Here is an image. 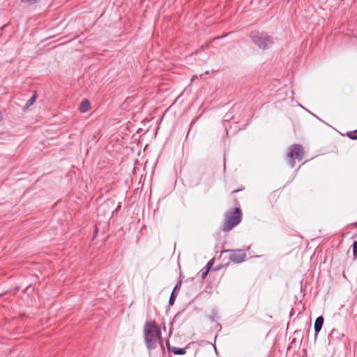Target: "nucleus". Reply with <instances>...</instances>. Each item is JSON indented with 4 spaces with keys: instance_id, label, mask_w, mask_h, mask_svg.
Returning a JSON list of instances; mask_svg holds the SVG:
<instances>
[{
    "instance_id": "nucleus-4",
    "label": "nucleus",
    "mask_w": 357,
    "mask_h": 357,
    "mask_svg": "<svg viewBox=\"0 0 357 357\" xmlns=\"http://www.w3.org/2000/svg\"><path fill=\"white\" fill-rule=\"evenodd\" d=\"M304 155L303 148L301 145L296 144L292 145L287 153V157L289 158V162L291 167H294V160H301Z\"/></svg>"
},
{
    "instance_id": "nucleus-8",
    "label": "nucleus",
    "mask_w": 357,
    "mask_h": 357,
    "mask_svg": "<svg viewBox=\"0 0 357 357\" xmlns=\"http://www.w3.org/2000/svg\"><path fill=\"white\" fill-rule=\"evenodd\" d=\"M169 349L172 351V353L175 355H184L186 353V349L184 348H179V347H169Z\"/></svg>"
},
{
    "instance_id": "nucleus-12",
    "label": "nucleus",
    "mask_w": 357,
    "mask_h": 357,
    "mask_svg": "<svg viewBox=\"0 0 357 357\" xmlns=\"http://www.w3.org/2000/svg\"><path fill=\"white\" fill-rule=\"evenodd\" d=\"M39 0H22V2H24L28 4H33L38 1Z\"/></svg>"
},
{
    "instance_id": "nucleus-7",
    "label": "nucleus",
    "mask_w": 357,
    "mask_h": 357,
    "mask_svg": "<svg viewBox=\"0 0 357 357\" xmlns=\"http://www.w3.org/2000/svg\"><path fill=\"white\" fill-rule=\"evenodd\" d=\"M91 108V104L88 100H84L79 105V110L81 112L84 113L88 112Z\"/></svg>"
},
{
    "instance_id": "nucleus-9",
    "label": "nucleus",
    "mask_w": 357,
    "mask_h": 357,
    "mask_svg": "<svg viewBox=\"0 0 357 357\" xmlns=\"http://www.w3.org/2000/svg\"><path fill=\"white\" fill-rule=\"evenodd\" d=\"M36 95H33L32 96L29 100L26 102V107H30L31 105H32L35 102H36Z\"/></svg>"
},
{
    "instance_id": "nucleus-14",
    "label": "nucleus",
    "mask_w": 357,
    "mask_h": 357,
    "mask_svg": "<svg viewBox=\"0 0 357 357\" xmlns=\"http://www.w3.org/2000/svg\"><path fill=\"white\" fill-rule=\"evenodd\" d=\"M211 266H212V263H211V261H209V262L207 263L205 268L209 271V270L211 269Z\"/></svg>"
},
{
    "instance_id": "nucleus-10",
    "label": "nucleus",
    "mask_w": 357,
    "mask_h": 357,
    "mask_svg": "<svg viewBox=\"0 0 357 357\" xmlns=\"http://www.w3.org/2000/svg\"><path fill=\"white\" fill-rule=\"evenodd\" d=\"M353 255L354 259H357V241L353 243Z\"/></svg>"
},
{
    "instance_id": "nucleus-16",
    "label": "nucleus",
    "mask_w": 357,
    "mask_h": 357,
    "mask_svg": "<svg viewBox=\"0 0 357 357\" xmlns=\"http://www.w3.org/2000/svg\"><path fill=\"white\" fill-rule=\"evenodd\" d=\"M196 77H197V76H196V75L193 76V77H192L191 81L192 82V81L194 80V79H195V78H196Z\"/></svg>"
},
{
    "instance_id": "nucleus-11",
    "label": "nucleus",
    "mask_w": 357,
    "mask_h": 357,
    "mask_svg": "<svg viewBox=\"0 0 357 357\" xmlns=\"http://www.w3.org/2000/svg\"><path fill=\"white\" fill-rule=\"evenodd\" d=\"M348 136L352 139H357V130L354 132H349Z\"/></svg>"
},
{
    "instance_id": "nucleus-13",
    "label": "nucleus",
    "mask_w": 357,
    "mask_h": 357,
    "mask_svg": "<svg viewBox=\"0 0 357 357\" xmlns=\"http://www.w3.org/2000/svg\"><path fill=\"white\" fill-rule=\"evenodd\" d=\"M208 271L205 269L202 271V278H205L207 275Z\"/></svg>"
},
{
    "instance_id": "nucleus-17",
    "label": "nucleus",
    "mask_w": 357,
    "mask_h": 357,
    "mask_svg": "<svg viewBox=\"0 0 357 357\" xmlns=\"http://www.w3.org/2000/svg\"><path fill=\"white\" fill-rule=\"evenodd\" d=\"M2 119V115H1V113L0 112V121H1Z\"/></svg>"
},
{
    "instance_id": "nucleus-3",
    "label": "nucleus",
    "mask_w": 357,
    "mask_h": 357,
    "mask_svg": "<svg viewBox=\"0 0 357 357\" xmlns=\"http://www.w3.org/2000/svg\"><path fill=\"white\" fill-rule=\"evenodd\" d=\"M251 38L253 43L262 50L269 48L273 43L272 38L264 33H253Z\"/></svg>"
},
{
    "instance_id": "nucleus-6",
    "label": "nucleus",
    "mask_w": 357,
    "mask_h": 357,
    "mask_svg": "<svg viewBox=\"0 0 357 357\" xmlns=\"http://www.w3.org/2000/svg\"><path fill=\"white\" fill-rule=\"evenodd\" d=\"M324 324V318L323 317L320 316L318 317L314 322V331L315 333L317 334L321 331L322 326Z\"/></svg>"
},
{
    "instance_id": "nucleus-5",
    "label": "nucleus",
    "mask_w": 357,
    "mask_h": 357,
    "mask_svg": "<svg viewBox=\"0 0 357 357\" xmlns=\"http://www.w3.org/2000/svg\"><path fill=\"white\" fill-rule=\"evenodd\" d=\"M246 254L242 250H237L232 252L229 258L234 263H241L244 261Z\"/></svg>"
},
{
    "instance_id": "nucleus-1",
    "label": "nucleus",
    "mask_w": 357,
    "mask_h": 357,
    "mask_svg": "<svg viewBox=\"0 0 357 357\" xmlns=\"http://www.w3.org/2000/svg\"><path fill=\"white\" fill-rule=\"evenodd\" d=\"M144 337L149 350L155 349L158 344L162 347L161 331L155 321H146L144 326Z\"/></svg>"
},
{
    "instance_id": "nucleus-2",
    "label": "nucleus",
    "mask_w": 357,
    "mask_h": 357,
    "mask_svg": "<svg viewBox=\"0 0 357 357\" xmlns=\"http://www.w3.org/2000/svg\"><path fill=\"white\" fill-rule=\"evenodd\" d=\"M242 219V213L239 208H235L225 213V224L222 230L229 231L238 225Z\"/></svg>"
},
{
    "instance_id": "nucleus-15",
    "label": "nucleus",
    "mask_w": 357,
    "mask_h": 357,
    "mask_svg": "<svg viewBox=\"0 0 357 357\" xmlns=\"http://www.w3.org/2000/svg\"><path fill=\"white\" fill-rule=\"evenodd\" d=\"M174 301V298L173 297V294H172L171 297L169 298V303L173 304Z\"/></svg>"
}]
</instances>
